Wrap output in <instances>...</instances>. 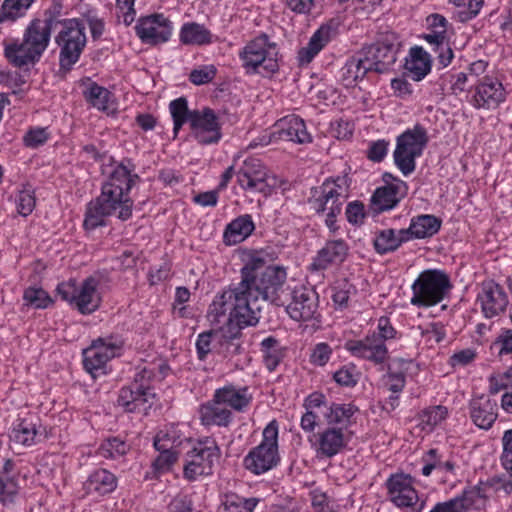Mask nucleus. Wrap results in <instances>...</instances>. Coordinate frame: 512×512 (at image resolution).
<instances>
[{"instance_id":"9","label":"nucleus","mask_w":512,"mask_h":512,"mask_svg":"<svg viewBox=\"0 0 512 512\" xmlns=\"http://www.w3.org/2000/svg\"><path fill=\"white\" fill-rule=\"evenodd\" d=\"M231 309L214 307V301L209 307L208 317L212 323H220L221 318L228 315L226 326L216 333V341L219 344V352L225 357H231L241 353L240 342L241 329L255 324H242L233 315Z\"/></svg>"},{"instance_id":"46","label":"nucleus","mask_w":512,"mask_h":512,"mask_svg":"<svg viewBox=\"0 0 512 512\" xmlns=\"http://www.w3.org/2000/svg\"><path fill=\"white\" fill-rule=\"evenodd\" d=\"M36 436L34 425L21 422L11 432L10 440L15 446H29Z\"/></svg>"},{"instance_id":"25","label":"nucleus","mask_w":512,"mask_h":512,"mask_svg":"<svg viewBox=\"0 0 512 512\" xmlns=\"http://www.w3.org/2000/svg\"><path fill=\"white\" fill-rule=\"evenodd\" d=\"M336 26L333 23L322 25L310 38L306 47L298 52V60L301 65L309 64L313 58L336 35Z\"/></svg>"},{"instance_id":"49","label":"nucleus","mask_w":512,"mask_h":512,"mask_svg":"<svg viewBox=\"0 0 512 512\" xmlns=\"http://www.w3.org/2000/svg\"><path fill=\"white\" fill-rule=\"evenodd\" d=\"M23 299L27 305L37 309L46 308L52 302V299L45 290L36 287L27 288L24 291Z\"/></svg>"},{"instance_id":"26","label":"nucleus","mask_w":512,"mask_h":512,"mask_svg":"<svg viewBox=\"0 0 512 512\" xmlns=\"http://www.w3.org/2000/svg\"><path fill=\"white\" fill-rule=\"evenodd\" d=\"M348 254V246L345 241L338 239L328 241L325 246L318 252L317 256L311 263V270H325L331 264L341 263Z\"/></svg>"},{"instance_id":"59","label":"nucleus","mask_w":512,"mask_h":512,"mask_svg":"<svg viewBox=\"0 0 512 512\" xmlns=\"http://www.w3.org/2000/svg\"><path fill=\"white\" fill-rule=\"evenodd\" d=\"M388 142L385 140H377L370 144L367 150V157L373 162H381L387 154Z\"/></svg>"},{"instance_id":"34","label":"nucleus","mask_w":512,"mask_h":512,"mask_svg":"<svg viewBox=\"0 0 512 512\" xmlns=\"http://www.w3.org/2000/svg\"><path fill=\"white\" fill-rule=\"evenodd\" d=\"M255 226L250 215H243L233 220L225 229L224 240L227 244H237L245 240Z\"/></svg>"},{"instance_id":"7","label":"nucleus","mask_w":512,"mask_h":512,"mask_svg":"<svg viewBox=\"0 0 512 512\" xmlns=\"http://www.w3.org/2000/svg\"><path fill=\"white\" fill-rule=\"evenodd\" d=\"M60 46V69L69 71L79 60L86 44L85 26L78 19H65L63 28L55 38Z\"/></svg>"},{"instance_id":"28","label":"nucleus","mask_w":512,"mask_h":512,"mask_svg":"<svg viewBox=\"0 0 512 512\" xmlns=\"http://www.w3.org/2000/svg\"><path fill=\"white\" fill-rule=\"evenodd\" d=\"M470 409L473 422L482 429H489L497 419V404L487 397L473 399Z\"/></svg>"},{"instance_id":"43","label":"nucleus","mask_w":512,"mask_h":512,"mask_svg":"<svg viewBox=\"0 0 512 512\" xmlns=\"http://www.w3.org/2000/svg\"><path fill=\"white\" fill-rule=\"evenodd\" d=\"M169 108L174 122L173 131L176 136L184 123H191L193 111L188 109L187 100L184 97L173 100Z\"/></svg>"},{"instance_id":"6","label":"nucleus","mask_w":512,"mask_h":512,"mask_svg":"<svg viewBox=\"0 0 512 512\" xmlns=\"http://www.w3.org/2000/svg\"><path fill=\"white\" fill-rule=\"evenodd\" d=\"M378 330L379 335L373 333L362 340H350L345 344V348L356 357L372 361L375 364L384 363L388 357L385 340L393 338L395 330L386 317L379 319Z\"/></svg>"},{"instance_id":"16","label":"nucleus","mask_w":512,"mask_h":512,"mask_svg":"<svg viewBox=\"0 0 512 512\" xmlns=\"http://www.w3.org/2000/svg\"><path fill=\"white\" fill-rule=\"evenodd\" d=\"M289 300L283 306L291 319L309 321L318 310V294L305 285H296L289 289Z\"/></svg>"},{"instance_id":"29","label":"nucleus","mask_w":512,"mask_h":512,"mask_svg":"<svg viewBox=\"0 0 512 512\" xmlns=\"http://www.w3.org/2000/svg\"><path fill=\"white\" fill-rule=\"evenodd\" d=\"M98 281L93 277L85 279L76 292L75 305L82 314H89L99 307Z\"/></svg>"},{"instance_id":"13","label":"nucleus","mask_w":512,"mask_h":512,"mask_svg":"<svg viewBox=\"0 0 512 512\" xmlns=\"http://www.w3.org/2000/svg\"><path fill=\"white\" fill-rule=\"evenodd\" d=\"M277 54L276 44L270 43L268 36L262 34L246 44L239 56L247 73L257 72L259 67L275 72L278 69Z\"/></svg>"},{"instance_id":"19","label":"nucleus","mask_w":512,"mask_h":512,"mask_svg":"<svg viewBox=\"0 0 512 512\" xmlns=\"http://www.w3.org/2000/svg\"><path fill=\"white\" fill-rule=\"evenodd\" d=\"M136 31L143 43L158 45L170 39L172 26L162 14H154L140 19Z\"/></svg>"},{"instance_id":"50","label":"nucleus","mask_w":512,"mask_h":512,"mask_svg":"<svg viewBox=\"0 0 512 512\" xmlns=\"http://www.w3.org/2000/svg\"><path fill=\"white\" fill-rule=\"evenodd\" d=\"M128 450L127 444L118 439L111 438L106 440L98 449V455L103 458H115L123 456Z\"/></svg>"},{"instance_id":"18","label":"nucleus","mask_w":512,"mask_h":512,"mask_svg":"<svg viewBox=\"0 0 512 512\" xmlns=\"http://www.w3.org/2000/svg\"><path fill=\"white\" fill-rule=\"evenodd\" d=\"M392 502L398 507L409 508V512H420L424 502L418 503V495L412 486L411 477L403 474L392 475L387 481Z\"/></svg>"},{"instance_id":"61","label":"nucleus","mask_w":512,"mask_h":512,"mask_svg":"<svg viewBox=\"0 0 512 512\" xmlns=\"http://www.w3.org/2000/svg\"><path fill=\"white\" fill-rule=\"evenodd\" d=\"M332 353L331 348L326 343H319L315 346L313 353L311 354V360L314 364L319 366L325 365Z\"/></svg>"},{"instance_id":"35","label":"nucleus","mask_w":512,"mask_h":512,"mask_svg":"<svg viewBox=\"0 0 512 512\" xmlns=\"http://www.w3.org/2000/svg\"><path fill=\"white\" fill-rule=\"evenodd\" d=\"M131 171L132 169L124 162L119 163L111 172L103 186L111 185L113 190L116 186V191L121 189L122 193L128 196L132 186L139 179V176L137 174H131Z\"/></svg>"},{"instance_id":"44","label":"nucleus","mask_w":512,"mask_h":512,"mask_svg":"<svg viewBox=\"0 0 512 512\" xmlns=\"http://www.w3.org/2000/svg\"><path fill=\"white\" fill-rule=\"evenodd\" d=\"M162 439L156 435L154 439V447L160 452L153 465L156 470H168L170 466L177 460V454L172 451V444H162Z\"/></svg>"},{"instance_id":"1","label":"nucleus","mask_w":512,"mask_h":512,"mask_svg":"<svg viewBox=\"0 0 512 512\" xmlns=\"http://www.w3.org/2000/svg\"><path fill=\"white\" fill-rule=\"evenodd\" d=\"M240 270V282L225 290L214 299V307L231 309L242 324H257L259 321V298L281 307L289 300L290 285L287 284L286 268L267 265L261 251L247 255Z\"/></svg>"},{"instance_id":"21","label":"nucleus","mask_w":512,"mask_h":512,"mask_svg":"<svg viewBox=\"0 0 512 512\" xmlns=\"http://www.w3.org/2000/svg\"><path fill=\"white\" fill-rule=\"evenodd\" d=\"M119 349V345L108 339L94 340L91 346L83 351L85 369L93 374L94 371L103 368L110 359L115 357Z\"/></svg>"},{"instance_id":"17","label":"nucleus","mask_w":512,"mask_h":512,"mask_svg":"<svg viewBox=\"0 0 512 512\" xmlns=\"http://www.w3.org/2000/svg\"><path fill=\"white\" fill-rule=\"evenodd\" d=\"M190 126L193 136L202 145L217 143L221 139V124L212 109L194 110Z\"/></svg>"},{"instance_id":"2","label":"nucleus","mask_w":512,"mask_h":512,"mask_svg":"<svg viewBox=\"0 0 512 512\" xmlns=\"http://www.w3.org/2000/svg\"><path fill=\"white\" fill-rule=\"evenodd\" d=\"M51 20L48 23L34 19L27 26L21 43L7 44L4 49L5 57L14 67L22 68L35 64L48 47L51 36Z\"/></svg>"},{"instance_id":"54","label":"nucleus","mask_w":512,"mask_h":512,"mask_svg":"<svg viewBox=\"0 0 512 512\" xmlns=\"http://www.w3.org/2000/svg\"><path fill=\"white\" fill-rule=\"evenodd\" d=\"M17 211L22 216H28L35 208L36 200L30 190H22L16 197Z\"/></svg>"},{"instance_id":"63","label":"nucleus","mask_w":512,"mask_h":512,"mask_svg":"<svg viewBox=\"0 0 512 512\" xmlns=\"http://www.w3.org/2000/svg\"><path fill=\"white\" fill-rule=\"evenodd\" d=\"M57 294L61 297L62 300L67 301L69 303H74L76 298L77 287L75 281H68L60 283L57 286Z\"/></svg>"},{"instance_id":"38","label":"nucleus","mask_w":512,"mask_h":512,"mask_svg":"<svg viewBox=\"0 0 512 512\" xmlns=\"http://www.w3.org/2000/svg\"><path fill=\"white\" fill-rule=\"evenodd\" d=\"M369 72L359 52L351 57L341 69V79L346 87L355 85L357 80L363 79Z\"/></svg>"},{"instance_id":"12","label":"nucleus","mask_w":512,"mask_h":512,"mask_svg":"<svg viewBox=\"0 0 512 512\" xmlns=\"http://www.w3.org/2000/svg\"><path fill=\"white\" fill-rule=\"evenodd\" d=\"M427 142V132L420 125L405 131L397 138L394 161L404 175L415 170V159L422 154Z\"/></svg>"},{"instance_id":"64","label":"nucleus","mask_w":512,"mask_h":512,"mask_svg":"<svg viewBox=\"0 0 512 512\" xmlns=\"http://www.w3.org/2000/svg\"><path fill=\"white\" fill-rule=\"evenodd\" d=\"M353 368L343 367L334 373V380L342 386H354L357 379L352 372Z\"/></svg>"},{"instance_id":"32","label":"nucleus","mask_w":512,"mask_h":512,"mask_svg":"<svg viewBox=\"0 0 512 512\" xmlns=\"http://www.w3.org/2000/svg\"><path fill=\"white\" fill-rule=\"evenodd\" d=\"M406 241H409V236L404 229H384L374 239V247L379 254H386L395 251Z\"/></svg>"},{"instance_id":"11","label":"nucleus","mask_w":512,"mask_h":512,"mask_svg":"<svg viewBox=\"0 0 512 512\" xmlns=\"http://www.w3.org/2000/svg\"><path fill=\"white\" fill-rule=\"evenodd\" d=\"M151 375L152 373L144 368L136 374L131 386L121 389L118 404L126 412L142 411L145 415L148 414V410L156 400V393L149 385Z\"/></svg>"},{"instance_id":"30","label":"nucleus","mask_w":512,"mask_h":512,"mask_svg":"<svg viewBox=\"0 0 512 512\" xmlns=\"http://www.w3.org/2000/svg\"><path fill=\"white\" fill-rule=\"evenodd\" d=\"M409 56L405 62V69L414 81H420L430 72V56L420 46L412 47Z\"/></svg>"},{"instance_id":"22","label":"nucleus","mask_w":512,"mask_h":512,"mask_svg":"<svg viewBox=\"0 0 512 512\" xmlns=\"http://www.w3.org/2000/svg\"><path fill=\"white\" fill-rule=\"evenodd\" d=\"M478 300L484 315L491 318L503 312L508 305V298L504 289L494 281H487L482 284Z\"/></svg>"},{"instance_id":"40","label":"nucleus","mask_w":512,"mask_h":512,"mask_svg":"<svg viewBox=\"0 0 512 512\" xmlns=\"http://www.w3.org/2000/svg\"><path fill=\"white\" fill-rule=\"evenodd\" d=\"M263 361L269 371H273L283 358V350L280 342L273 336L265 338L261 342Z\"/></svg>"},{"instance_id":"62","label":"nucleus","mask_w":512,"mask_h":512,"mask_svg":"<svg viewBox=\"0 0 512 512\" xmlns=\"http://www.w3.org/2000/svg\"><path fill=\"white\" fill-rule=\"evenodd\" d=\"M117 8L122 13L121 17L126 26H129L135 18L134 0H116ZM120 17V15H118Z\"/></svg>"},{"instance_id":"58","label":"nucleus","mask_w":512,"mask_h":512,"mask_svg":"<svg viewBox=\"0 0 512 512\" xmlns=\"http://www.w3.org/2000/svg\"><path fill=\"white\" fill-rule=\"evenodd\" d=\"M48 139V133L45 128H35L29 130L24 136V143L27 147H38L44 144Z\"/></svg>"},{"instance_id":"23","label":"nucleus","mask_w":512,"mask_h":512,"mask_svg":"<svg viewBox=\"0 0 512 512\" xmlns=\"http://www.w3.org/2000/svg\"><path fill=\"white\" fill-rule=\"evenodd\" d=\"M406 190L404 181L377 188L371 197L370 209L374 214L393 209L405 196Z\"/></svg>"},{"instance_id":"5","label":"nucleus","mask_w":512,"mask_h":512,"mask_svg":"<svg viewBox=\"0 0 512 512\" xmlns=\"http://www.w3.org/2000/svg\"><path fill=\"white\" fill-rule=\"evenodd\" d=\"M451 288L450 278L443 270H425L412 285L411 303L416 306L436 305L446 297Z\"/></svg>"},{"instance_id":"42","label":"nucleus","mask_w":512,"mask_h":512,"mask_svg":"<svg viewBox=\"0 0 512 512\" xmlns=\"http://www.w3.org/2000/svg\"><path fill=\"white\" fill-rule=\"evenodd\" d=\"M215 398L222 402L226 407L229 406L237 411H241L249 404L250 399L234 387L228 386L216 390Z\"/></svg>"},{"instance_id":"45","label":"nucleus","mask_w":512,"mask_h":512,"mask_svg":"<svg viewBox=\"0 0 512 512\" xmlns=\"http://www.w3.org/2000/svg\"><path fill=\"white\" fill-rule=\"evenodd\" d=\"M35 0H5L0 8V23L15 20L27 10Z\"/></svg>"},{"instance_id":"55","label":"nucleus","mask_w":512,"mask_h":512,"mask_svg":"<svg viewBox=\"0 0 512 512\" xmlns=\"http://www.w3.org/2000/svg\"><path fill=\"white\" fill-rule=\"evenodd\" d=\"M17 493V482L9 475H0V501L12 502Z\"/></svg>"},{"instance_id":"53","label":"nucleus","mask_w":512,"mask_h":512,"mask_svg":"<svg viewBox=\"0 0 512 512\" xmlns=\"http://www.w3.org/2000/svg\"><path fill=\"white\" fill-rule=\"evenodd\" d=\"M217 74L214 65H205L200 68L193 69L189 74V80L194 85H204L213 81Z\"/></svg>"},{"instance_id":"37","label":"nucleus","mask_w":512,"mask_h":512,"mask_svg":"<svg viewBox=\"0 0 512 512\" xmlns=\"http://www.w3.org/2000/svg\"><path fill=\"white\" fill-rule=\"evenodd\" d=\"M180 41L186 45H205L211 43L212 34L203 25L186 23L181 28Z\"/></svg>"},{"instance_id":"20","label":"nucleus","mask_w":512,"mask_h":512,"mask_svg":"<svg viewBox=\"0 0 512 512\" xmlns=\"http://www.w3.org/2000/svg\"><path fill=\"white\" fill-rule=\"evenodd\" d=\"M505 100V90L501 82L484 77L475 88L472 104L477 109H495Z\"/></svg>"},{"instance_id":"8","label":"nucleus","mask_w":512,"mask_h":512,"mask_svg":"<svg viewBox=\"0 0 512 512\" xmlns=\"http://www.w3.org/2000/svg\"><path fill=\"white\" fill-rule=\"evenodd\" d=\"M278 462V425L273 420L263 430L262 442L245 457L244 465L254 474H261L275 467Z\"/></svg>"},{"instance_id":"47","label":"nucleus","mask_w":512,"mask_h":512,"mask_svg":"<svg viewBox=\"0 0 512 512\" xmlns=\"http://www.w3.org/2000/svg\"><path fill=\"white\" fill-rule=\"evenodd\" d=\"M258 500L242 498L237 495H227L223 503V512H253Z\"/></svg>"},{"instance_id":"48","label":"nucleus","mask_w":512,"mask_h":512,"mask_svg":"<svg viewBox=\"0 0 512 512\" xmlns=\"http://www.w3.org/2000/svg\"><path fill=\"white\" fill-rule=\"evenodd\" d=\"M450 2L460 8L457 12L460 22H467L474 18L483 5V0H450Z\"/></svg>"},{"instance_id":"3","label":"nucleus","mask_w":512,"mask_h":512,"mask_svg":"<svg viewBox=\"0 0 512 512\" xmlns=\"http://www.w3.org/2000/svg\"><path fill=\"white\" fill-rule=\"evenodd\" d=\"M132 209V199L123 194L121 189L116 191V187L113 190L111 185H102L101 194L87 205L83 225L87 230L104 226L106 224L105 217L116 212L117 217L125 221L132 216Z\"/></svg>"},{"instance_id":"24","label":"nucleus","mask_w":512,"mask_h":512,"mask_svg":"<svg viewBox=\"0 0 512 512\" xmlns=\"http://www.w3.org/2000/svg\"><path fill=\"white\" fill-rule=\"evenodd\" d=\"M274 136L284 141H292L299 144L311 141V136L306 130L305 122L295 115L286 116L275 124Z\"/></svg>"},{"instance_id":"41","label":"nucleus","mask_w":512,"mask_h":512,"mask_svg":"<svg viewBox=\"0 0 512 512\" xmlns=\"http://www.w3.org/2000/svg\"><path fill=\"white\" fill-rule=\"evenodd\" d=\"M488 498L489 495L486 494L485 489H483V487H481L480 484L478 483L473 487L465 489L461 496H457L453 499L460 501V503L462 504V512H464L470 508H483Z\"/></svg>"},{"instance_id":"4","label":"nucleus","mask_w":512,"mask_h":512,"mask_svg":"<svg viewBox=\"0 0 512 512\" xmlns=\"http://www.w3.org/2000/svg\"><path fill=\"white\" fill-rule=\"evenodd\" d=\"M344 186H347L346 177H337L330 181L327 179L320 187L311 189V197L308 203L317 213L328 211L325 223L330 231L335 232L338 227L335 225L336 217L342 211Z\"/></svg>"},{"instance_id":"27","label":"nucleus","mask_w":512,"mask_h":512,"mask_svg":"<svg viewBox=\"0 0 512 512\" xmlns=\"http://www.w3.org/2000/svg\"><path fill=\"white\" fill-rule=\"evenodd\" d=\"M200 420L203 425L211 426H228L231 422V411L218 399H213L203 405L199 409Z\"/></svg>"},{"instance_id":"14","label":"nucleus","mask_w":512,"mask_h":512,"mask_svg":"<svg viewBox=\"0 0 512 512\" xmlns=\"http://www.w3.org/2000/svg\"><path fill=\"white\" fill-rule=\"evenodd\" d=\"M219 457L220 449L213 438L199 440L187 454L184 476L188 480H195L198 476L211 474L212 467Z\"/></svg>"},{"instance_id":"52","label":"nucleus","mask_w":512,"mask_h":512,"mask_svg":"<svg viewBox=\"0 0 512 512\" xmlns=\"http://www.w3.org/2000/svg\"><path fill=\"white\" fill-rule=\"evenodd\" d=\"M447 413V408L441 405L428 408L421 414V424L432 430L446 418Z\"/></svg>"},{"instance_id":"39","label":"nucleus","mask_w":512,"mask_h":512,"mask_svg":"<svg viewBox=\"0 0 512 512\" xmlns=\"http://www.w3.org/2000/svg\"><path fill=\"white\" fill-rule=\"evenodd\" d=\"M83 96L87 102L98 110L108 111L110 109L112 94L106 88L99 86L95 82L88 84L83 91Z\"/></svg>"},{"instance_id":"31","label":"nucleus","mask_w":512,"mask_h":512,"mask_svg":"<svg viewBox=\"0 0 512 512\" xmlns=\"http://www.w3.org/2000/svg\"><path fill=\"white\" fill-rule=\"evenodd\" d=\"M441 220L434 215H420L412 219L410 226L404 229L409 240L432 237L438 232Z\"/></svg>"},{"instance_id":"60","label":"nucleus","mask_w":512,"mask_h":512,"mask_svg":"<svg viewBox=\"0 0 512 512\" xmlns=\"http://www.w3.org/2000/svg\"><path fill=\"white\" fill-rule=\"evenodd\" d=\"M346 217L351 224L362 223L365 217L364 205L358 201L349 203L346 208Z\"/></svg>"},{"instance_id":"56","label":"nucleus","mask_w":512,"mask_h":512,"mask_svg":"<svg viewBox=\"0 0 512 512\" xmlns=\"http://www.w3.org/2000/svg\"><path fill=\"white\" fill-rule=\"evenodd\" d=\"M479 484L483 489H485L486 494L489 495V497L492 493L499 490H504L507 494L512 492V481L497 476L486 481H480Z\"/></svg>"},{"instance_id":"33","label":"nucleus","mask_w":512,"mask_h":512,"mask_svg":"<svg viewBox=\"0 0 512 512\" xmlns=\"http://www.w3.org/2000/svg\"><path fill=\"white\" fill-rule=\"evenodd\" d=\"M345 446L344 434L340 428H327L319 436V448L321 455L331 458Z\"/></svg>"},{"instance_id":"10","label":"nucleus","mask_w":512,"mask_h":512,"mask_svg":"<svg viewBox=\"0 0 512 512\" xmlns=\"http://www.w3.org/2000/svg\"><path fill=\"white\" fill-rule=\"evenodd\" d=\"M399 48L398 36L387 32L377 42L363 47L359 54L369 71L384 73L396 62Z\"/></svg>"},{"instance_id":"51","label":"nucleus","mask_w":512,"mask_h":512,"mask_svg":"<svg viewBox=\"0 0 512 512\" xmlns=\"http://www.w3.org/2000/svg\"><path fill=\"white\" fill-rule=\"evenodd\" d=\"M356 411L357 408L351 404H332L325 416L329 424H339L348 420Z\"/></svg>"},{"instance_id":"57","label":"nucleus","mask_w":512,"mask_h":512,"mask_svg":"<svg viewBox=\"0 0 512 512\" xmlns=\"http://www.w3.org/2000/svg\"><path fill=\"white\" fill-rule=\"evenodd\" d=\"M218 330H210L199 334L196 349L200 360H204L207 354L211 351L210 345L212 340H216V333Z\"/></svg>"},{"instance_id":"36","label":"nucleus","mask_w":512,"mask_h":512,"mask_svg":"<svg viewBox=\"0 0 512 512\" xmlns=\"http://www.w3.org/2000/svg\"><path fill=\"white\" fill-rule=\"evenodd\" d=\"M116 486V477L105 469L93 472L86 482L87 490L89 492H96L99 495H105L112 492Z\"/></svg>"},{"instance_id":"15","label":"nucleus","mask_w":512,"mask_h":512,"mask_svg":"<svg viewBox=\"0 0 512 512\" xmlns=\"http://www.w3.org/2000/svg\"><path fill=\"white\" fill-rule=\"evenodd\" d=\"M237 182L244 189L268 195L275 185L274 177H271L267 168L257 158L246 159L236 172Z\"/></svg>"}]
</instances>
